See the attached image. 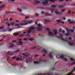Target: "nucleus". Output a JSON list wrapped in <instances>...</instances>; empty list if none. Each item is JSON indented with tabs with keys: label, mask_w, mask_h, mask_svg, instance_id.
<instances>
[{
	"label": "nucleus",
	"mask_w": 75,
	"mask_h": 75,
	"mask_svg": "<svg viewBox=\"0 0 75 75\" xmlns=\"http://www.w3.org/2000/svg\"><path fill=\"white\" fill-rule=\"evenodd\" d=\"M27 61H31V59H27Z\"/></svg>",
	"instance_id": "obj_16"
},
{
	"label": "nucleus",
	"mask_w": 75,
	"mask_h": 75,
	"mask_svg": "<svg viewBox=\"0 0 75 75\" xmlns=\"http://www.w3.org/2000/svg\"><path fill=\"white\" fill-rule=\"evenodd\" d=\"M23 43H22V42H19V44H18V45H21Z\"/></svg>",
	"instance_id": "obj_12"
},
{
	"label": "nucleus",
	"mask_w": 75,
	"mask_h": 75,
	"mask_svg": "<svg viewBox=\"0 0 75 75\" xmlns=\"http://www.w3.org/2000/svg\"><path fill=\"white\" fill-rule=\"evenodd\" d=\"M26 54H25V53H23V55H26Z\"/></svg>",
	"instance_id": "obj_32"
},
{
	"label": "nucleus",
	"mask_w": 75,
	"mask_h": 75,
	"mask_svg": "<svg viewBox=\"0 0 75 75\" xmlns=\"http://www.w3.org/2000/svg\"><path fill=\"white\" fill-rule=\"evenodd\" d=\"M42 14H44V12H42Z\"/></svg>",
	"instance_id": "obj_48"
},
{
	"label": "nucleus",
	"mask_w": 75,
	"mask_h": 75,
	"mask_svg": "<svg viewBox=\"0 0 75 75\" xmlns=\"http://www.w3.org/2000/svg\"><path fill=\"white\" fill-rule=\"evenodd\" d=\"M69 14H70V13H71V11H69Z\"/></svg>",
	"instance_id": "obj_34"
},
{
	"label": "nucleus",
	"mask_w": 75,
	"mask_h": 75,
	"mask_svg": "<svg viewBox=\"0 0 75 75\" xmlns=\"http://www.w3.org/2000/svg\"><path fill=\"white\" fill-rule=\"evenodd\" d=\"M44 52H45L46 53L47 52V51H46V50L44 49Z\"/></svg>",
	"instance_id": "obj_23"
},
{
	"label": "nucleus",
	"mask_w": 75,
	"mask_h": 75,
	"mask_svg": "<svg viewBox=\"0 0 75 75\" xmlns=\"http://www.w3.org/2000/svg\"><path fill=\"white\" fill-rule=\"evenodd\" d=\"M13 59H16V60L17 61H18V60H19V58H16V57H14L13 58Z\"/></svg>",
	"instance_id": "obj_8"
},
{
	"label": "nucleus",
	"mask_w": 75,
	"mask_h": 75,
	"mask_svg": "<svg viewBox=\"0 0 75 75\" xmlns=\"http://www.w3.org/2000/svg\"><path fill=\"white\" fill-rule=\"evenodd\" d=\"M45 1L43 3V4H48V0H44Z\"/></svg>",
	"instance_id": "obj_4"
},
{
	"label": "nucleus",
	"mask_w": 75,
	"mask_h": 75,
	"mask_svg": "<svg viewBox=\"0 0 75 75\" xmlns=\"http://www.w3.org/2000/svg\"><path fill=\"white\" fill-rule=\"evenodd\" d=\"M64 20H66V18H64Z\"/></svg>",
	"instance_id": "obj_51"
},
{
	"label": "nucleus",
	"mask_w": 75,
	"mask_h": 75,
	"mask_svg": "<svg viewBox=\"0 0 75 75\" xmlns=\"http://www.w3.org/2000/svg\"><path fill=\"white\" fill-rule=\"evenodd\" d=\"M23 57L21 56H20L19 57V59H22Z\"/></svg>",
	"instance_id": "obj_19"
},
{
	"label": "nucleus",
	"mask_w": 75,
	"mask_h": 75,
	"mask_svg": "<svg viewBox=\"0 0 75 75\" xmlns=\"http://www.w3.org/2000/svg\"><path fill=\"white\" fill-rule=\"evenodd\" d=\"M18 41H22V39H20L19 40H18Z\"/></svg>",
	"instance_id": "obj_29"
},
{
	"label": "nucleus",
	"mask_w": 75,
	"mask_h": 75,
	"mask_svg": "<svg viewBox=\"0 0 75 75\" xmlns=\"http://www.w3.org/2000/svg\"><path fill=\"white\" fill-rule=\"evenodd\" d=\"M54 32L55 34H57V30H54Z\"/></svg>",
	"instance_id": "obj_15"
},
{
	"label": "nucleus",
	"mask_w": 75,
	"mask_h": 75,
	"mask_svg": "<svg viewBox=\"0 0 75 75\" xmlns=\"http://www.w3.org/2000/svg\"><path fill=\"white\" fill-rule=\"evenodd\" d=\"M1 3H2V2H1V1H0V4H1Z\"/></svg>",
	"instance_id": "obj_46"
},
{
	"label": "nucleus",
	"mask_w": 75,
	"mask_h": 75,
	"mask_svg": "<svg viewBox=\"0 0 75 75\" xmlns=\"http://www.w3.org/2000/svg\"><path fill=\"white\" fill-rule=\"evenodd\" d=\"M46 15H47V16L48 15H47V13H46Z\"/></svg>",
	"instance_id": "obj_58"
},
{
	"label": "nucleus",
	"mask_w": 75,
	"mask_h": 75,
	"mask_svg": "<svg viewBox=\"0 0 75 75\" xmlns=\"http://www.w3.org/2000/svg\"><path fill=\"white\" fill-rule=\"evenodd\" d=\"M59 0L61 1H64V0Z\"/></svg>",
	"instance_id": "obj_44"
},
{
	"label": "nucleus",
	"mask_w": 75,
	"mask_h": 75,
	"mask_svg": "<svg viewBox=\"0 0 75 75\" xmlns=\"http://www.w3.org/2000/svg\"><path fill=\"white\" fill-rule=\"evenodd\" d=\"M16 22H17V23H18V21L17 20L16 21Z\"/></svg>",
	"instance_id": "obj_43"
},
{
	"label": "nucleus",
	"mask_w": 75,
	"mask_h": 75,
	"mask_svg": "<svg viewBox=\"0 0 75 75\" xmlns=\"http://www.w3.org/2000/svg\"><path fill=\"white\" fill-rule=\"evenodd\" d=\"M36 16H39V14H36Z\"/></svg>",
	"instance_id": "obj_30"
},
{
	"label": "nucleus",
	"mask_w": 75,
	"mask_h": 75,
	"mask_svg": "<svg viewBox=\"0 0 75 75\" xmlns=\"http://www.w3.org/2000/svg\"><path fill=\"white\" fill-rule=\"evenodd\" d=\"M12 1H14V0H12Z\"/></svg>",
	"instance_id": "obj_50"
},
{
	"label": "nucleus",
	"mask_w": 75,
	"mask_h": 75,
	"mask_svg": "<svg viewBox=\"0 0 75 75\" xmlns=\"http://www.w3.org/2000/svg\"><path fill=\"white\" fill-rule=\"evenodd\" d=\"M60 57L61 58H64V56H63L62 55L60 56Z\"/></svg>",
	"instance_id": "obj_22"
},
{
	"label": "nucleus",
	"mask_w": 75,
	"mask_h": 75,
	"mask_svg": "<svg viewBox=\"0 0 75 75\" xmlns=\"http://www.w3.org/2000/svg\"><path fill=\"white\" fill-rule=\"evenodd\" d=\"M18 34H19L16 33L13 34V35H14V36H17V35H18Z\"/></svg>",
	"instance_id": "obj_7"
},
{
	"label": "nucleus",
	"mask_w": 75,
	"mask_h": 75,
	"mask_svg": "<svg viewBox=\"0 0 75 75\" xmlns=\"http://www.w3.org/2000/svg\"><path fill=\"white\" fill-rule=\"evenodd\" d=\"M50 1H51V2H52L54 3V1H56V0H49Z\"/></svg>",
	"instance_id": "obj_11"
},
{
	"label": "nucleus",
	"mask_w": 75,
	"mask_h": 75,
	"mask_svg": "<svg viewBox=\"0 0 75 75\" xmlns=\"http://www.w3.org/2000/svg\"><path fill=\"white\" fill-rule=\"evenodd\" d=\"M73 6H75V4Z\"/></svg>",
	"instance_id": "obj_62"
},
{
	"label": "nucleus",
	"mask_w": 75,
	"mask_h": 75,
	"mask_svg": "<svg viewBox=\"0 0 75 75\" xmlns=\"http://www.w3.org/2000/svg\"><path fill=\"white\" fill-rule=\"evenodd\" d=\"M18 10L19 12H21V10L19 8H18Z\"/></svg>",
	"instance_id": "obj_18"
},
{
	"label": "nucleus",
	"mask_w": 75,
	"mask_h": 75,
	"mask_svg": "<svg viewBox=\"0 0 75 75\" xmlns=\"http://www.w3.org/2000/svg\"><path fill=\"white\" fill-rule=\"evenodd\" d=\"M40 1H36L35 2V4H38V3H40Z\"/></svg>",
	"instance_id": "obj_10"
},
{
	"label": "nucleus",
	"mask_w": 75,
	"mask_h": 75,
	"mask_svg": "<svg viewBox=\"0 0 75 75\" xmlns=\"http://www.w3.org/2000/svg\"><path fill=\"white\" fill-rule=\"evenodd\" d=\"M62 31V29H60L59 30L60 32H61V31Z\"/></svg>",
	"instance_id": "obj_31"
},
{
	"label": "nucleus",
	"mask_w": 75,
	"mask_h": 75,
	"mask_svg": "<svg viewBox=\"0 0 75 75\" xmlns=\"http://www.w3.org/2000/svg\"><path fill=\"white\" fill-rule=\"evenodd\" d=\"M75 71V68L74 69V70L72 71V72H74V71Z\"/></svg>",
	"instance_id": "obj_27"
},
{
	"label": "nucleus",
	"mask_w": 75,
	"mask_h": 75,
	"mask_svg": "<svg viewBox=\"0 0 75 75\" xmlns=\"http://www.w3.org/2000/svg\"><path fill=\"white\" fill-rule=\"evenodd\" d=\"M61 23H62V24H64L63 22H61Z\"/></svg>",
	"instance_id": "obj_53"
},
{
	"label": "nucleus",
	"mask_w": 75,
	"mask_h": 75,
	"mask_svg": "<svg viewBox=\"0 0 75 75\" xmlns=\"http://www.w3.org/2000/svg\"><path fill=\"white\" fill-rule=\"evenodd\" d=\"M63 11H64V10H63L62 11V12H63Z\"/></svg>",
	"instance_id": "obj_47"
},
{
	"label": "nucleus",
	"mask_w": 75,
	"mask_h": 75,
	"mask_svg": "<svg viewBox=\"0 0 75 75\" xmlns=\"http://www.w3.org/2000/svg\"><path fill=\"white\" fill-rule=\"evenodd\" d=\"M52 53H50V55H49V57H53V56H52Z\"/></svg>",
	"instance_id": "obj_9"
},
{
	"label": "nucleus",
	"mask_w": 75,
	"mask_h": 75,
	"mask_svg": "<svg viewBox=\"0 0 75 75\" xmlns=\"http://www.w3.org/2000/svg\"><path fill=\"white\" fill-rule=\"evenodd\" d=\"M3 28H4L3 27H1L0 28V30H2V29H3Z\"/></svg>",
	"instance_id": "obj_24"
},
{
	"label": "nucleus",
	"mask_w": 75,
	"mask_h": 75,
	"mask_svg": "<svg viewBox=\"0 0 75 75\" xmlns=\"http://www.w3.org/2000/svg\"><path fill=\"white\" fill-rule=\"evenodd\" d=\"M35 24H36V25H37V23L35 22Z\"/></svg>",
	"instance_id": "obj_45"
},
{
	"label": "nucleus",
	"mask_w": 75,
	"mask_h": 75,
	"mask_svg": "<svg viewBox=\"0 0 75 75\" xmlns=\"http://www.w3.org/2000/svg\"><path fill=\"white\" fill-rule=\"evenodd\" d=\"M71 0H66V1H71Z\"/></svg>",
	"instance_id": "obj_33"
},
{
	"label": "nucleus",
	"mask_w": 75,
	"mask_h": 75,
	"mask_svg": "<svg viewBox=\"0 0 75 75\" xmlns=\"http://www.w3.org/2000/svg\"><path fill=\"white\" fill-rule=\"evenodd\" d=\"M57 22L58 23H60L61 21H60V20H58L57 21Z\"/></svg>",
	"instance_id": "obj_21"
},
{
	"label": "nucleus",
	"mask_w": 75,
	"mask_h": 75,
	"mask_svg": "<svg viewBox=\"0 0 75 75\" xmlns=\"http://www.w3.org/2000/svg\"><path fill=\"white\" fill-rule=\"evenodd\" d=\"M36 0H34V2H35V1H36Z\"/></svg>",
	"instance_id": "obj_56"
},
{
	"label": "nucleus",
	"mask_w": 75,
	"mask_h": 75,
	"mask_svg": "<svg viewBox=\"0 0 75 75\" xmlns=\"http://www.w3.org/2000/svg\"><path fill=\"white\" fill-rule=\"evenodd\" d=\"M8 26H10V24L9 23L8 24Z\"/></svg>",
	"instance_id": "obj_49"
},
{
	"label": "nucleus",
	"mask_w": 75,
	"mask_h": 75,
	"mask_svg": "<svg viewBox=\"0 0 75 75\" xmlns=\"http://www.w3.org/2000/svg\"><path fill=\"white\" fill-rule=\"evenodd\" d=\"M43 75H45V74H43Z\"/></svg>",
	"instance_id": "obj_60"
},
{
	"label": "nucleus",
	"mask_w": 75,
	"mask_h": 75,
	"mask_svg": "<svg viewBox=\"0 0 75 75\" xmlns=\"http://www.w3.org/2000/svg\"><path fill=\"white\" fill-rule=\"evenodd\" d=\"M68 35V34H67L66 35Z\"/></svg>",
	"instance_id": "obj_59"
},
{
	"label": "nucleus",
	"mask_w": 75,
	"mask_h": 75,
	"mask_svg": "<svg viewBox=\"0 0 75 75\" xmlns=\"http://www.w3.org/2000/svg\"><path fill=\"white\" fill-rule=\"evenodd\" d=\"M68 22H69L70 24H72V22H71V21L70 20L68 21Z\"/></svg>",
	"instance_id": "obj_14"
},
{
	"label": "nucleus",
	"mask_w": 75,
	"mask_h": 75,
	"mask_svg": "<svg viewBox=\"0 0 75 75\" xmlns=\"http://www.w3.org/2000/svg\"><path fill=\"white\" fill-rule=\"evenodd\" d=\"M70 58V59L71 60V61H74V62L72 64L73 65H74V64H75V60H74V59H73V58Z\"/></svg>",
	"instance_id": "obj_5"
},
{
	"label": "nucleus",
	"mask_w": 75,
	"mask_h": 75,
	"mask_svg": "<svg viewBox=\"0 0 75 75\" xmlns=\"http://www.w3.org/2000/svg\"><path fill=\"white\" fill-rule=\"evenodd\" d=\"M56 14H59V13L58 11H57L56 12Z\"/></svg>",
	"instance_id": "obj_17"
},
{
	"label": "nucleus",
	"mask_w": 75,
	"mask_h": 75,
	"mask_svg": "<svg viewBox=\"0 0 75 75\" xmlns=\"http://www.w3.org/2000/svg\"><path fill=\"white\" fill-rule=\"evenodd\" d=\"M49 34L50 35H53V33L52 32H49Z\"/></svg>",
	"instance_id": "obj_13"
},
{
	"label": "nucleus",
	"mask_w": 75,
	"mask_h": 75,
	"mask_svg": "<svg viewBox=\"0 0 75 75\" xmlns=\"http://www.w3.org/2000/svg\"><path fill=\"white\" fill-rule=\"evenodd\" d=\"M0 41H1V40H0Z\"/></svg>",
	"instance_id": "obj_64"
},
{
	"label": "nucleus",
	"mask_w": 75,
	"mask_h": 75,
	"mask_svg": "<svg viewBox=\"0 0 75 75\" xmlns=\"http://www.w3.org/2000/svg\"><path fill=\"white\" fill-rule=\"evenodd\" d=\"M9 46L10 47H14V45L13 44H11L9 45Z\"/></svg>",
	"instance_id": "obj_6"
},
{
	"label": "nucleus",
	"mask_w": 75,
	"mask_h": 75,
	"mask_svg": "<svg viewBox=\"0 0 75 75\" xmlns=\"http://www.w3.org/2000/svg\"><path fill=\"white\" fill-rule=\"evenodd\" d=\"M14 24V23H11V25H13Z\"/></svg>",
	"instance_id": "obj_26"
},
{
	"label": "nucleus",
	"mask_w": 75,
	"mask_h": 75,
	"mask_svg": "<svg viewBox=\"0 0 75 75\" xmlns=\"http://www.w3.org/2000/svg\"><path fill=\"white\" fill-rule=\"evenodd\" d=\"M52 7H55V6H52Z\"/></svg>",
	"instance_id": "obj_38"
},
{
	"label": "nucleus",
	"mask_w": 75,
	"mask_h": 75,
	"mask_svg": "<svg viewBox=\"0 0 75 75\" xmlns=\"http://www.w3.org/2000/svg\"><path fill=\"white\" fill-rule=\"evenodd\" d=\"M23 34H25V32H24Z\"/></svg>",
	"instance_id": "obj_57"
},
{
	"label": "nucleus",
	"mask_w": 75,
	"mask_h": 75,
	"mask_svg": "<svg viewBox=\"0 0 75 75\" xmlns=\"http://www.w3.org/2000/svg\"><path fill=\"white\" fill-rule=\"evenodd\" d=\"M34 27H32L30 28V30H29V31L28 32V34H30V33H31V31H32V30H34Z\"/></svg>",
	"instance_id": "obj_2"
},
{
	"label": "nucleus",
	"mask_w": 75,
	"mask_h": 75,
	"mask_svg": "<svg viewBox=\"0 0 75 75\" xmlns=\"http://www.w3.org/2000/svg\"><path fill=\"white\" fill-rule=\"evenodd\" d=\"M9 53H10V52H9L8 53V54H9Z\"/></svg>",
	"instance_id": "obj_54"
},
{
	"label": "nucleus",
	"mask_w": 75,
	"mask_h": 75,
	"mask_svg": "<svg viewBox=\"0 0 75 75\" xmlns=\"http://www.w3.org/2000/svg\"><path fill=\"white\" fill-rule=\"evenodd\" d=\"M24 40H25V41H26V40H27V39L26 38L24 39Z\"/></svg>",
	"instance_id": "obj_42"
},
{
	"label": "nucleus",
	"mask_w": 75,
	"mask_h": 75,
	"mask_svg": "<svg viewBox=\"0 0 75 75\" xmlns=\"http://www.w3.org/2000/svg\"><path fill=\"white\" fill-rule=\"evenodd\" d=\"M8 35H5L4 36V37H8Z\"/></svg>",
	"instance_id": "obj_28"
},
{
	"label": "nucleus",
	"mask_w": 75,
	"mask_h": 75,
	"mask_svg": "<svg viewBox=\"0 0 75 75\" xmlns=\"http://www.w3.org/2000/svg\"><path fill=\"white\" fill-rule=\"evenodd\" d=\"M74 12H72L71 13V14H74Z\"/></svg>",
	"instance_id": "obj_40"
},
{
	"label": "nucleus",
	"mask_w": 75,
	"mask_h": 75,
	"mask_svg": "<svg viewBox=\"0 0 75 75\" xmlns=\"http://www.w3.org/2000/svg\"><path fill=\"white\" fill-rule=\"evenodd\" d=\"M24 22L26 23H25V24L21 23L19 24H16L15 25V26H19V25H27V24H31V23H33V21H25Z\"/></svg>",
	"instance_id": "obj_1"
},
{
	"label": "nucleus",
	"mask_w": 75,
	"mask_h": 75,
	"mask_svg": "<svg viewBox=\"0 0 75 75\" xmlns=\"http://www.w3.org/2000/svg\"><path fill=\"white\" fill-rule=\"evenodd\" d=\"M71 33H73V32H74V30H71Z\"/></svg>",
	"instance_id": "obj_36"
},
{
	"label": "nucleus",
	"mask_w": 75,
	"mask_h": 75,
	"mask_svg": "<svg viewBox=\"0 0 75 75\" xmlns=\"http://www.w3.org/2000/svg\"><path fill=\"white\" fill-rule=\"evenodd\" d=\"M28 18V16L25 17V18Z\"/></svg>",
	"instance_id": "obj_37"
},
{
	"label": "nucleus",
	"mask_w": 75,
	"mask_h": 75,
	"mask_svg": "<svg viewBox=\"0 0 75 75\" xmlns=\"http://www.w3.org/2000/svg\"><path fill=\"white\" fill-rule=\"evenodd\" d=\"M38 75H40V74H38Z\"/></svg>",
	"instance_id": "obj_61"
},
{
	"label": "nucleus",
	"mask_w": 75,
	"mask_h": 75,
	"mask_svg": "<svg viewBox=\"0 0 75 75\" xmlns=\"http://www.w3.org/2000/svg\"><path fill=\"white\" fill-rule=\"evenodd\" d=\"M9 20H10V21H11V20H12V18H10Z\"/></svg>",
	"instance_id": "obj_39"
},
{
	"label": "nucleus",
	"mask_w": 75,
	"mask_h": 75,
	"mask_svg": "<svg viewBox=\"0 0 75 75\" xmlns=\"http://www.w3.org/2000/svg\"><path fill=\"white\" fill-rule=\"evenodd\" d=\"M38 27L37 28V29L38 30H41L42 29V27H41V25L39 24L38 25Z\"/></svg>",
	"instance_id": "obj_3"
},
{
	"label": "nucleus",
	"mask_w": 75,
	"mask_h": 75,
	"mask_svg": "<svg viewBox=\"0 0 75 75\" xmlns=\"http://www.w3.org/2000/svg\"><path fill=\"white\" fill-rule=\"evenodd\" d=\"M24 35L23 34H21L20 35V37H24Z\"/></svg>",
	"instance_id": "obj_20"
},
{
	"label": "nucleus",
	"mask_w": 75,
	"mask_h": 75,
	"mask_svg": "<svg viewBox=\"0 0 75 75\" xmlns=\"http://www.w3.org/2000/svg\"><path fill=\"white\" fill-rule=\"evenodd\" d=\"M35 57H37V55H35Z\"/></svg>",
	"instance_id": "obj_55"
},
{
	"label": "nucleus",
	"mask_w": 75,
	"mask_h": 75,
	"mask_svg": "<svg viewBox=\"0 0 75 75\" xmlns=\"http://www.w3.org/2000/svg\"><path fill=\"white\" fill-rule=\"evenodd\" d=\"M16 41H12V42H16Z\"/></svg>",
	"instance_id": "obj_41"
},
{
	"label": "nucleus",
	"mask_w": 75,
	"mask_h": 75,
	"mask_svg": "<svg viewBox=\"0 0 75 75\" xmlns=\"http://www.w3.org/2000/svg\"><path fill=\"white\" fill-rule=\"evenodd\" d=\"M45 21H46V22H48V21L47 20H45Z\"/></svg>",
	"instance_id": "obj_35"
},
{
	"label": "nucleus",
	"mask_w": 75,
	"mask_h": 75,
	"mask_svg": "<svg viewBox=\"0 0 75 75\" xmlns=\"http://www.w3.org/2000/svg\"><path fill=\"white\" fill-rule=\"evenodd\" d=\"M71 39H69L70 40H71Z\"/></svg>",
	"instance_id": "obj_63"
},
{
	"label": "nucleus",
	"mask_w": 75,
	"mask_h": 75,
	"mask_svg": "<svg viewBox=\"0 0 75 75\" xmlns=\"http://www.w3.org/2000/svg\"><path fill=\"white\" fill-rule=\"evenodd\" d=\"M63 33H65V31H63Z\"/></svg>",
	"instance_id": "obj_52"
},
{
	"label": "nucleus",
	"mask_w": 75,
	"mask_h": 75,
	"mask_svg": "<svg viewBox=\"0 0 75 75\" xmlns=\"http://www.w3.org/2000/svg\"><path fill=\"white\" fill-rule=\"evenodd\" d=\"M34 64H38V62H34Z\"/></svg>",
	"instance_id": "obj_25"
}]
</instances>
